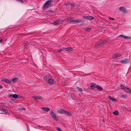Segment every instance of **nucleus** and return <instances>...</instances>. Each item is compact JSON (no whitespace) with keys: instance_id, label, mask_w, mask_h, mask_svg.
Instances as JSON below:
<instances>
[{"instance_id":"18","label":"nucleus","mask_w":131,"mask_h":131,"mask_svg":"<svg viewBox=\"0 0 131 131\" xmlns=\"http://www.w3.org/2000/svg\"><path fill=\"white\" fill-rule=\"evenodd\" d=\"M97 85L95 83H93L91 84V86L92 89H94L95 87H96Z\"/></svg>"},{"instance_id":"26","label":"nucleus","mask_w":131,"mask_h":131,"mask_svg":"<svg viewBox=\"0 0 131 131\" xmlns=\"http://www.w3.org/2000/svg\"><path fill=\"white\" fill-rule=\"evenodd\" d=\"M108 98L112 101H115L116 99L111 97V96L108 97Z\"/></svg>"},{"instance_id":"28","label":"nucleus","mask_w":131,"mask_h":131,"mask_svg":"<svg viewBox=\"0 0 131 131\" xmlns=\"http://www.w3.org/2000/svg\"><path fill=\"white\" fill-rule=\"evenodd\" d=\"M84 29L86 31H90V30L91 29V28H88V27H85L84 28Z\"/></svg>"},{"instance_id":"35","label":"nucleus","mask_w":131,"mask_h":131,"mask_svg":"<svg viewBox=\"0 0 131 131\" xmlns=\"http://www.w3.org/2000/svg\"><path fill=\"white\" fill-rule=\"evenodd\" d=\"M109 19L110 20H114L115 19L114 18H112L111 17H110L109 18Z\"/></svg>"},{"instance_id":"30","label":"nucleus","mask_w":131,"mask_h":131,"mask_svg":"<svg viewBox=\"0 0 131 131\" xmlns=\"http://www.w3.org/2000/svg\"><path fill=\"white\" fill-rule=\"evenodd\" d=\"M18 80V79L17 78H14L12 81L13 82H15L17 80Z\"/></svg>"},{"instance_id":"3","label":"nucleus","mask_w":131,"mask_h":131,"mask_svg":"<svg viewBox=\"0 0 131 131\" xmlns=\"http://www.w3.org/2000/svg\"><path fill=\"white\" fill-rule=\"evenodd\" d=\"M75 20L73 18H69L68 19V21L70 23L75 24Z\"/></svg>"},{"instance_id":"12","label":"nucleus","mask_w":131,"mask_h":131,"mask_svg":"<svg viewBox=\"0 0 131 131\" xmlns=\"http://www.w3.org/2000/svg\"><path fill=\"white\" fill-rule=\"evenodd\" d=\"M9 97H12L13 98L15 99H17L18 97V95L14 94H9Z\"/></svg>"},{"instance_id":"7","label":"nucleus","mask_w":131,"mask_h":131,"mask_svg":"<svg viewBox=\"0 0 131 131\" xmlns=\"http://www.w3.org/2000/svg\"><path fill=\"white\" fill-rule=\"evenodd\" d=\"M105 43V42H102L100 43H97L95 46V47L96 48H100L102 45H103Z\"/></svg>"},{"instance_id":"24","label":"nucleus","mask_w":131,"mask_h":131,"mask_svg":"<svg viewBox=\"0 0 131 131\" xmlns=\"http://www.w3.org/2000/svg\"><path fill=\"white\" fill-rule=\"evenodd\" d=\"M125 91L129 93H131V90L129 88H126V89Z\"/></svg>"},{"instance_id":"10","label":"nucleus","mask_w":131,"mask_h":131,"mask_svg":"<svg viewBox=\"0 0 131 131\" xmlns=\"http://www.w3.org/2000/svg\"><path fill=\"white\" fill-rule=\"evenodd\" d=\"M32 98H34L36 100H39L40 101H42V97L41 96H33Z\"/></svg>"},{"instance_id":"13","label":"nucleus","mask_w":131,"mask_h":131,"mask_svg":"<svg viewBox=\"0 0 131 131\" xmlns=\"http://www.w3.org/2000/svg\"><path fill=\"white\" fill-rule=\"evenodd\" d=\"M2 81L3 82H4L6 83H9V84H10L11 83V81L7 79L3 78L2 79Z\"/></svg>"},{"instance_id":"16","label":"nucleus","mask_w":131,"mask_h":131,"mask_svg":"<svg viewBox=\"0 0 131 131\" xmlns=\"http://www.w3.org/2000/svg\"><path fill=\"white\" fill-rule=\"evenodd\" d=\"M63 49H65L67 51H72V49L71 47H68L67 48H63Z\"/></svg>"},{"instance_id":"20","label":"nucleus","mask_w":131,"mask_h":131,"mask_svg":"<svg viewBox=\"0 0 131 131\" xmlns=\"http://www.w3.org/2000/svg\"><path fill=\"white\" fill-rule=\"evenodd\" d=\"M119 10L121 11L124 12H125L126 11V10L125 8L123 7H121L119 8Z\"/></svg>"},{"instance_id":"37","label":"nucleus","mask_w":131,"mask_h":131,"mask_svg":"<svg viewBox=\"0 0 131 131\" xmlns=\"http://www.w3.org/2000/svg\"><path fill=\"white\" fill-rule=\"evenodd\" d=\"M16 0L17 1L19 2H23L22 1V0Z\"/></svg>"},{"instance_id":"39","label":"nucleus","mask_w":131,"mask_h":131,"mask_svg":"<svg viewBox=\"0 0 131 131\" xmlns=\"http://www.w3.org/2000/svg\"><path fill=\"white\" fill-rule=\"evenodd\" d=\"M1 88V87L0 86V89Z\"/></svg>"},{"instance_id":"29","label":"nucleus","mask_w":131,"mask_h":131,"mask_svg":"<svg viewBox=\"0 0 131 131\" xmlns=\"http://www.w3.org/2000/svg\"><path fill=\"white\" fill-rule=\"evenodd\" d=\"M113 114L115 115H117L118 114V111H115L113 112Z\"/></svg>"},{"instance_id":"6","label":"nucleus","mask_w":131,"mask_h":131,"mask_svg":"<svg viewBox=\"0 0 131 131\" xmlns=\"http://www.w3.org/2000/svg\"><path fill=\"white\" fill-rule=\"evenodd\" d=\"M51 114L54 119L56 121L58 120V118L56 117V115L53 112H51Z\"/></svg>"},{"instance_id":"32","label":"nucleus","mask_w":131,"mask_h":131,"mask_svg":"<svg viewBox=\"0 0 131 131\" xmlns=\"http://www.w3.org/2000/svg\"><path fill=\"white\" fill-rule=\"evenodd\" d=\"M56 129L58 131H62L61 129L59 127H56Z\"/></svg>"},{"instance_id":"19","label":"nucleus","mask_w":131,"mask_h":131,"mask_svg":"<svg viewBox=\"0 0 131 131\" xmlns=\"http://www.w3.org/2000/svg\"><path fill=\"white\" fill-rule=\"evenodd\" d=\"M119 37H122L125 39H131V37L130 36H124L122 35H120Z\"/></svg>"},{"instance_id":"27","label":"nucleus","mask_w":131,"mask_h":131,"mask_svg":"<svg viewBox=\"0 0 131 131\" xmlns=\"http://www.w3.org/2000/svg\"><path fill=\"white\" fill-rule=\"evenodd\" d=\"M96 88L98 90H101L103 89L99 85H97L96 86Z\"/></svg>"},{"instance_id":"14","label":"nucleus","mask_w":131,"mask_h":131,"mask_svg":"<svg viewBox=\"0 0 131 131\" xmlns=\"http://www.w3.org/2000/svg\"><path fill=\"white\" fill-rule=\"evenodd\" d=\"M0 113H6L7 112V110L5 109H0Z\"/></svg>"},{"instance_id":"21","label":"nucleus","mask_w":131,"mask_h":131,"mask_svg":"<svg viewBox=\"0 0 131 131\" xmlns=\"http://www.w3.org/2000/svg\"><path fill=\"white\" fill-rule=\"evenodd\" d=\"M64 111L65 110L62 109H61L59 110L58 111V112L59 113L63 114L64 113Z\"/></svg>"},{"instance_id":"9","label":"nucleus","mask_w":131,"mask_h":131,"mask_svg":"<svg viewBox=\"0 0 131 131\" xmlns=\"http://www.w3.org/2000/svg\"><path fill=\"white\" fill-rule=\"evenodd\" d=\"M51 75L49 74L47 75H45L44 78V79L46 81H47V80H48L51 77Z\"/></svg>"},{"instance_id":"38","label":"nucleus","mask_w":131,"mask_h":131,"mask_svg":"<svg viewBox=\"0 0 131 131\" xmlns=\"http://www.w3.org/2000/svg\"><path fill=\"white\" fill-rule=\"evenodd\" d=\"M2 41V39H0V43H1Z\"/></svg>"},{"instance_id":"31","label":"nucleus","mask_w":131,"mask_h":131,"mask_svg":"<svg viewBox=\"0 0 131 131\" xmlns=\"http://www.w3.org/2000/svg\"><path fill=\"white\" fill-rule=\"evenodd\" d=\"M70 5L71 7H75V5L74 3H71Z\"/></svg>"},{"instance_id":"5","label":"nucleus","mask_w":131,"mask_h":131,"mask_svg":"<svg viewBox=\"0 0 131 131\" xmlns=\"http://www.w3.org/2000/svg\"><path fill=\"white\" fill-rule=\"evenodd\" d=\"M52 76H51V77L48 80V83L50 84H53L55 82L54 81L52 78Z\"/></svg>"},{"instance_id":"2","label":"nucleus","mask_w":131,"mask_h":131,"mask_svg":"<svg viewBox=\"0 0 131 131\" xmlns=\"http://www.w3.org/2000/svg\"><path fill=\"white\" fill-rule=\"evenodd\" d=\"M83 18L87 20H92L94 19V17L90 16H83Z\"/></svg>"},{"instance_id":"4","label":"nucleus","mask_w":131,"mask_h":131,"mask_svg":"<svg viewBox=\"0 0 131 131\" xmlns=\"http://www.w3.org/2000/svg\"><path fill=\"white\" fill-rule=\"evenodd\" d=\"M129 60L127 58L125 59L122 60L121 61V62L122 64H127L129 62Z\"/></svg>"},{"instance_id":"25","label":"nucleus","mask_w":131,"mask_h":131,"mask_svg":"<svg viewBox=\"0 0 131 131\" xmlns=\"http://www.w3.org/2000/svg\"><path fill=\"white\" fill-rule=\"evenodd\" d=\"M121 88L122 90H125L126 87L124 86L123 85H121Z\"/></svg>"},{"instance_id":"23","label":"nucleus","mask_w":131,"mask_h":131,"mask_svg":"<svg viewBox=\"0 0 131 131\" xmlns=\"http://www.w3.org/2000/svg\"><path fill=\"white\" fill-rule=\"evenodd\" d=\"M64 114L67 115H71V114L70 112L66 111H65Z\"/></svg>"},{"instance_id":"33","label":"nucleus","mask_w":131,"mask_h":131,"mask_svg":"<svg viewBox=\"0 0 131 131\" xmlns=\"http://www.w3.org/2000/svg\"><path fill=\"white\" fill-rule=\"evenodd\" d=\"M20 110L21 111H25L26 110V109L22 107L20 108Z\"/></svg>"},{"instance_id":"1","label":"nucleus","mask_w":131,"mask_h":131,"mask_svg":"<svg viewBox=\"0 0 131 131\" xmlns=\"http://www.w3.org/2000/svg\"><path fill=\"white\" fill-rule=\"evenodd\" d=\"M52 0L48 1L43 5V8H47L51 4Z\"/></svg>"},{"instance_id":"8","label":"nucleus","mask_w":131,"mask_h":131,"mask_svg":"<svg viewBox=\"0 0 131 131\" xmlns=\"http://www.w3.org/2000/svg\"><path fill=\"white\" fill-rule=\"evenodd\" d=\"M62 22V20H60L54 21L53 23H52V24L54 25H57L59 23H61Z\"/></svg>"},{"instance_id":"17","label":"nucleus","mask_w":131,"mask_h":131,"mask_svg":"<svg viewBox=\"0 0 131 131\" xmlns=\"http://www.w3.org/2000/svg\"><path fill=\"white\" fill-rule=\"evenodd\" d=\"M41 109L43 110H44L45 111H46L47 112L50 109L49 108L47 107H42L41 108Z\"/></svg>"},{"instance_id":"34","label":"nucleus","mask_w":131,"mask_h":131,"mask_svg":"<svg viewBox=\"0 0 131 131\" xmlns=\"http://www.w3.org/2000/svg\"><path fill=\"white\" fill-rule=\"evenodd\" d=\"M47 12L49 14H51L52 13V11L51 10L48 11Z\"/></svg>"},{"instance_id":"36","label":"nucleus","mask_w":131,"mask_h":131,"mask_svg":"<svg viewBox=\"0 0 131 131\" xmlns=\"http://www.w3.org/2000/svg\"><path fill=\"white\" fill-rule=\"evenodd\" d=\"M62 49H60L58 50V52H61L62 51Z\"/></svg>"},{"instance_id":"11","label":"nucleus","mask_w":131,"mask_h":131,"mask_svg":"<svg viewBox=\"0 0 131 131\" xmlns=\"http://www.w3.org/2000/svg\"><path fill=\"white\" fill-rule=\"evenodd\" d=\"M121 54L120 53L114 54L113 55V58L114 59H115L121 56Z\"/></svg>"},{"instance_id":"15","label":"nucleus","mask_w":131,"mask_h":131,"mask_svg":"<svg viewBox=\"0 0 131 131\" xmlns=\"http://www.w3.org/2000/svg\"><path fill=\"white\" fill-rule=\"evenodd\" d=\"M75 24H77L80 23L84 22V21L81 19H79L75 20Z\"/></svg>"},{"instance_id":"22","label":"nucleus","mask_w":131,"mask_h":131,"mask_svg":"<svg viewBox=\"0 0 131 131\" xmlns=\"http://www.w3.org/2000/svg\"><path fill=\"white\" fill-rule=\"evenodd\" d=\"M77 89L78 90V91L79 92L81 93L82 92V90L81 88H80L78 87H77Z\"/></svg>"}]
</instances>
